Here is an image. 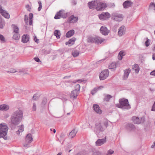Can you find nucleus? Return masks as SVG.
<instances>
[{"label": "nucleus", "mask_w": 155, "mask_h": 155, "mask_svg": "<svg viewBox=\"0 0 155 155\" xmlns=\"http://www.w3.org/2000/svg\"><path fill=\"white\" fill-rule=\"evenodd\" d=\"M11 124L13 125L10 127L12 130H14L16 128V126L18 125L19 123V109L13 113L10 118Z\"/></svg>", "instance_id": "1"}, {"label": "nucleus", "mask_w": 155, "mask_h": 155, "mask_svg": "<svg viewBox=\"0 0 155 155\" xmlns=\"http://www.w3.org/2000/svg\"><path fill=\"white\" fill-rule=\"evenodd\" d=\"M8 127L6 124L1 123L0 124V138H3L5 140H7V137Z\"/></svg>", "instance_id": "2"}, {"label": "nucleus", "mask_w": 155, "mask_h": 155, "mask_svg": "<svg viewBox=\"0 0 155 155\" xmlns=\"http://www.w3.org/2000/svg\"><path fill=\"white\" fill-rule=\"evenodd\" d=\"M119 102V104H116V107L122 109H129L131 108L127 99H125L124 98L120 99Z\"/></svg>", "instance_id": "3"}, {"label": "nucleus", "mask_w": 155, "mask_h": 155, "mask_svg": "<svg viewBox=\"0 0 155 155\" xmlns=\"http://www.w3.org/2000/svg\"><path fill=\"white\" fill-rule=\"evenodd\" d=\"M87 41L88 42L95 43L96 44H101L105 40V39L98 36L94 37H90L88 38Z\"/></svg>", "instance_id": "4"}, {"label": "nucleus", "mask_w": 155, "mask_h": 155, "mask_svg": "<svg viewBox=\"0 0 155 155\" xmlns=\"http://www.w3.org/2000/svg\"><path fill=\"white\" fill-rule=\"evenodd\" d=\"M80 88V84H77L76 85L75 89L71 92L70 96V97L73 99H76L79 93Z\"/></svg>", "instance_id": "5"}, {"label": "nucleus", "mask_w": 155, "mask_h": 155, "mask_svg": "<svg viewBox=\"0 0 155 155\" xmlns=\"http://www.w3.org/2000/svg\"><path fill=\"white\" fill-rule=\"evenodd\" d=\"M95 131L97 137H101L100 133L104 131L105 129L102 127L100 123H97L95 125Z\"/></svg>", "instance_id": "6"}, {"label": "nucleus", "mask_w": 155, "mask_h": 155, "mask_svg": "<svg viewBox=\"0 0 155 155\" xmlns=\"http://www.w3.org/2000/svg\"><path fill=\"white\" fill-rule=\"evenodd\" d=\"M132 119L134 124H137L143 123L145 121V118L143 117L140 119L138 117L134 116L132 117Z\"/></svg>", "instance_id": "7"}, {"label": "nucleus", "mask_w": 155, "mask_h": 155, "mask_svg": "<svg viewBox=\"0 0 155 155\" xmlns=\"http://www.w3.org/2000/svg\"><path fill=\"white\" fill-rule=\"evenodd\" d=\"M109 75V71L108 69H105L103 71L100 73L99 78L101 80H103L106 79Z\"/></svg>", "instance_id": "8"}, {"label": "nucleus", "mask_w": 155, "mask_h": 155, "mask_svg": "<svg viewBox=\"0 0 155 155\" xmlns=\"http://www.w3.org/2000/svg\"><path fill=\"white\" fill-rule=\"evenodd\" d=\"M105 3L97 1L96 8L97 11L103 10L106 7Z\"/></svg>", "instance_id": "9"}, {"label": "nucleus", "mask_w": 155, "mask_h": 155, "mask_svg": "<svg viewBox=\"0 0 155 155\" xmlns=\"http://www.w3.org/2000/svg\"><path fill=\"white\" fill-rule=\"evenodd\" d=\"M112 16L114 18L113 19L116 21H120L123 19L122 15L117 13H113L112 14Z\"/></svg>", "instance_id": "10"}, {"label": "nucleus", "mask_w": 155, "mask_h": 155, "mask_svg": "<svg viewBox=\"0 0 155 155\" xmlns=\"http://www.w3.org/2000/svg\"><path fill=\"white\" fill-rule=\"evenodd\" d=\"M99 18L101 20H106L110 17V15L108 12H102L99 16Z\"/></svg>", "instance_id": "11"}, {"label": "nucleus", "mask_w": 155, "mask_h": 155, "mask_svg": "<svg viewBox=\"0 0 155 155\" xmlns=\"http://www.w3.org/2000/svg\"><path fill=\"white\" fill-rule=\"evenodd\" d=\"M0 13L5 18H9L10 15L9 13L7 11L3 9L1 5H0Z\"/></svg>", "instance_id": "12"}, {"label": "nucleus", "mask_w": 155, "mask_h": 155, "mask_svg": "<svg viewBox=\"0 0 155 155\" xmlns=\"http://www.w3.org/2000/svg\"><path fill=\"white\" fill-rule=\"evenodd\" d=\"M106 137H105L102 139H98L96 142V145L97 146H100L106 142Z\"/></svg>", "instance_id": "13"}, {"label": "nucleus", "mask_w": 155, "mask_h": 155, "mask_svg": "<svg viewBox=\"0 0 155 155\" xmlns=\"http://www.w3.org/2000/svg\"><path fill=\"white\" fill-rule=\"evenodd\" d=\"M100 31L103 35H107L109 33V30H108L106 27L102 26L101 27Z\"/></svg>", "instance_id": "14"}, {"label": "nucleus", "mask_w": 155, "mask_h": 155, "mask_svg": "<svg viewBox=\"0 0 155 155\" xmlns=\"http://www.w3.org/2000/svg\"><path fill=\"white\" fill-rule=\"evenodd\" d=\"M97 1H92L91 2H89L88 3V5L90 9H94L96 8L97 5Z\"/></svg>", "instance_id": "15"}, {"label": "nucleus", "mask_w": 155, "mask_h": 155, "mask_svg": "<svg viewBox=\"0 0 155 155\" xmlns=\"http://www.w3.org/2000/svg\"><path fill=\"white\" fill-rule=\"evenodd\" d=\"M66 17V15L64 14L63 15V12L61 11L60 10L56 13L54 16V18L55 19H60L61 18H64Z\"/></svg>", "instance_id": "16"}, {"label": "nucleus", "mask_w": 155, "mask_h": 155, "mask_svg": "<svg viewBox=\"0 0 155 155\" xmlns=\"http://www.w3.org/2000/svg\"><path fill=\"white\" fill-rule=\"evenodd\" d=\"M126 28L125 26L122 25L120 26L119 29L118 35L119 36H121L124 34L125 32Z\"/></svg>", "instance_id": "17"}, {"label": "nucleus", "mask_w": 155, "mask_h": 155, "mask_svg": "<svg viewBox=\"0 0 155 155\" xmlns=\"http://www.w3.org/2000/svg\"><path fill=\"white\" fill-rule=\"evenodd\" d=\"M133 4V2L129 0H127L124 2L123 4L124 8H127L131 7Z\"/></svg>", "instance_id": "18"}, {"label": "nucleus", "mask_w": 155, "mask_h": 155, "mask_svg": "<svg viewBox=\"0 0 155 155\" xmlns=\"http://www.w3.org/2000/svg\"><path fill=\"white\" fill-rule=\"evenodd\" d=\"M29 40V36L28 35H24L22 37L21 41L23 43L27 42Z\"/></svg>", "instance_id": "19"}, {"label": "nucleus", "mask_w": 155, "mask_h": 155, "mask_svg": "<svg viewBox=\"0 0 155 155\" xmlns=\"http://www.w3.org/2000/svg\"><path fill=\"white\" fill-rule=\"evenodd\" d=\"M93 108L96 112L99 114L102 113L101 110L100 109L99 105L97 104H94L93 105Z\"/></svg>", "instance_id": "20"}, {"label": "nucleus", "mask_w": 155, "mask_h": 155, "mask_svg": "<svg viewBox=\"0 0 155 155\" xmlns=\"http://www.w3.org/2000/svg\"><path fill=\"white\" fill-rule=\"evenodd\" d=\"M9 106L5 104H2L0 105V110L2 111H7L9 109Z\"/></svg>", "instance_id": "21"}, {"label": "nucleus", "mask_w": 155, "mask_h": 155, "mask_svg": "<svg viewBox=\"0 0 155 155\" xmlns=\"http://www.w3.org/2000/svg\"><path fill=\"white\" fill-rule=\"evenodd\" d=\"M32 140L33 138L32 135L31 134H28L25 138L26 141L28 143H30L32 141Z\"/></svg>", "instance_id": "22"}, {"label": "nucleus", "mask_w": 155, "mask_h": 155, "mask_svg": "<svg viewBox=\"0 0 155 155\" xmlns=\"http://www.w3.org/2000/svg\"><path fill=\"white\" fill-rule=\"evenodd\" d=\"M126 128L128 130L130 131L134 130L136 129L135 126L131 124H128L126 125Z\"/></svg>", "instance_id": "23"}, {"label": "nucleus", "mask_w": 155, "mask_h": 155, "mask_svg": "<svg viewBox=\"0 0 155 155\" xmlns=\"http://www.w3.org/2000/svg\"><path fill=\"white\" fill-rule=\"evenodd\" d=\"M130 69H126L124 71V74L123 77V79L124 80L126 79L128 77V75L130 72Z\"/></svg>", "instance_id": "24"}, {"label": "nucleus", "mask_w": 155, "mask_h": 155, "mask_svg": "<svg viewBox=\"0 0 155 155\" xmlns=\"http://www.w3.org/2000/svg\"><path fill=\"white\" fill-rule=\"evenodd\" d=\"M76 39V38H72L71 39H70L68 41L66 42L65 43V44L66 45H68L69 46H71L74 44Z\"/></svg>", "instance_id": "25"}, {"label": "nucleus", "mask_w": 155, "mask_h": 155, "mask_svg": "<svg viewBox=\"0 0 155 155\" xmlns=\"http://www.w3.org/2000/svg\"><path fill=\"white\" fill-rule=\"evenodd\" d=\"M69 20L70 22H75L78 20V18L75 17L74 15H71L69 18Z\"/></svg>", "instance_id": "26"}, {"label": "nucleus", "mask_w": 155, "mask_h": 155, "mask_svg": "<svg viewBox=\"0 0 155 155\" xmlns=\"http://www.w3.org/2000/svg\"><path fill=\"white\" fill-rule=\"evenodd\" d=\"M77 132V131L75 130L74 129L72 130L69 134V137L71 138H73L76 135Z\"/></svg>", "instance_id": "27"}, {"label": "nucleus", "mask_w": 155, "mask_h": 155, "mask_svg": "<svg viewBox=\"0 0 155 155\" xmlns=\"http://www.w3.org/2000/svg\"><path fill=\"white\" fill-rule=\"evenodd\" d=\"M74 33V30H71L68 31L66 35L67 38H69L72 36Z\"/></svg>", "instance_id": "28"}, {"label": "nucleus", "mask_w": 155, "mask_h": 155, "mask_svg": "<svg viewBox=\"0 0 155 155\" xmlns=\"http://www.w3.org/2000/svg\"><path fill=\"white\" fill-rule=\"evenodd\" d=\"M132 69L137 73H138L139 71V66L137 64H135L132 66Z\"/></svg>", "instance_id": "29"}, {"label": "nucleus", "mask_w": 155, "mask_h": 155, "mask_svg": "<svg viewBox=\"0 0 155 155\" xmlns=\"http://www.w3.org/2000/svg\"><path fill=\"white\" fill-rule=\"evenodd\" d=\"M125 55V54L123 51H120L118 54V59L119 60H121L122 58V57Z\"/></svg>", "instance_id": "30"}, {"label": "nucleus", "mask_w": 155, "mask_h": 155, "mask_svg": "<svg viewBox=\"0 0 155 155\" xmlns=\"http://www.w3.org/2000/svg\"><path fill=\"white\" fill-rule=\"evenodd\" d=\"M54 35L57 38H60V35L61 34L60 33V31L58 30H55L54 32Z\"/></svg>", "instance_id": "31"}, {"label": "nucleus", "mask_w": 155, "mask_h": 155, "mask_svg": "<svg viewBox=\"0 0 155 155\" xmlns=\"http://www.w3.org/2000/svg\"><path fill=\"white\" fill-rule=\"evenodd\" d=\"M103 87L102 86H100V87H97V88H94L91 91V93L92 95H94L96 92L99 90V89H100L101 88H103Z\"/></svg>", "instance_id": "32"}, {"label": "nucleus", "mask_w": 155, "mask_h": 155, "mask_svg": "<svg viewBox=\"0 0 155 155\" xmlns=\"http://www.w3.org/2000/svg\"><path fill=\"white\" fill-rule=\"evenodd\" d=\"M72 54L74 57H75L78 56L79 52L77 50H75L72 51Z\"/></svg>", "instance_id": "33"}, {"label": "nucleus", "mask_w": 155, "mask_h": 155, "mask_svg": "<svg viewBox=\"0 0 155 155\" xmlns=\"http://www.w3.org/2000/svg\"><path fill=\"white\" fill-rule=\"evenodd\" d=\"M12 26L13 27L14 30L13 32L15 33H18V28L15 25L12 24Z\"/></svg>", "instance_id": "34"}, {"label": "nucleus", "mask_w": 155, "mask_h": 155, "mask_svg": "<svg viewBox=\"0 0 155 155\" xmlns=\"http://www.w3.org/2000/svg\"><path fill=\"white\" fill-rule=\"evenodd\" d=\"M112 97L111 95L107 94L104 97V101L108 102L109 101L110 99L112 98Z\"/></svg>", "instance_id": "35"}, {"label": "nucleus", "mask_w": 155, "mask_h": 155, "mask_svg": "<svg viewBox=\"0 0 155 155\" xmlns=\"http://www.w3.org/2000/svg\"><path fill=\"white\" fill-rule=\"evenodd\" d=\"M18 33H15L13 36V38L15 40H18L19 39V36H18Z\"/></svg>", "instance_id": "36"}, {"label": "nucleus", "mask_w": 155, "mask_h": 155, "mask_svg": "<svg viewBox=\"0 0 155 155\" xmlns=\"http://www.w3.org/2000/svg\"><path fill=\"white\" fill-rule=\"evenodd\" d=\"M0 41L2 43L5 42V38L4 36L1 34H0Z\"/></svg>", "instance_id": "37"}, {"label": "nucleus", "mask_w": 155, "mask_h": 155, "mask_svg": "<svg viewBox=\"0 0 155 155\" xmlns=\"http://www.w3.org/2000/svg\"><path fill=\"white\" fill-rule=\"evenodd\" d=\"M116 65L115 63H112L109 66V68L110 69H114L116 68Z\"/></svg>", "instance_id": "38"}, {"label": "nucleus", "mask_w": 155, "mask_h": 155, "mask_svg": "<svg viewBox=\"0 0 155 155\" xmlns=\"http://www.w3.org/2000/svg\"><path fill=\"white\" fill-rule=\"evenodd\" d=\"M39 97V96L38 94H35L33 95L32 98L33 100L36 101L38 99Z\"/></svg>", "instance_id": "39"}, {"label": "nucleus", "mask_w": 155, "mask_h": 155, "mask_svg": "<svg viewBox=\"0 0 155 155\" xmlns=\"http://www.w3.org/2000/svg\"><path fill=\"white\" fill-rule=\"evenodd\" d=\"M25 22L26 25H28V18L26 15H25Z\"/></svg>", "instance_id": "40"}, {"label": "nucleus", "mask_w": 155, "mask_h": 155, "mask_svg": "<svg viewBox=\"0 0 155 155\" xmlns=\"http://www.w3.org/2000/svg\"><path fill=\"white\" fill-rule=\"evenodd\" d=\"M5 25V23L4 21H3L2 20H0V28L3 29V28L4 26Z\"/></svg>", "instance_id": "41"}, {"label": "nucleus", "mask_w": 155, "mask_h": 155, "mask_svg": "<svg viewBox=\"0 0 155 155\" xmlns=\"http://www.w3.org/2000/svg\"><path fill=\"white\" fill-rule=\"evenodd\" d=\"M38 3L39 4V7L38 8V11H40L42 8V4L40 1H39Z\"/></svg>", "instance_id": "42"}, {"label": "nucleus", "mask_w": 155, "mask_h": 155, "mask_svg": "<svg viewBox=\"0 0 155 155\" xmlns=\"http://www.w3.org/2000/svg\"><path fill=\"white\" fill-rule=\"evenodd\" d=\"M16 71L14 69H11L9 70V71H7V72L8 73H15L16 72Z\"/></svg>", "instance_id": "43"}, {"label": "nucleus", "mask_w": 155, "mask_h": 155, "mask_svg": "<svg viewBox=\"0 0 155 155\" xmlns=\"http://www.w3.org/2000/svg\"><path fill=\"white\" fill-rule=\"evenodd\" d=\"M24 127L23 125L20 126V133L23 132L24 130Z\"/></svg>", "instance_id": "44"}, {"label": "nucleus", "mask_w": 155, "mask_h": 155, "mask_svg": "<svg viewBox=\"0 0 155 155\" xmlns=\"http://www.w3.org/2000/svg\"><path fill=\"white\" fill-rule=\"evenodd\" d=\"M147 40L146 41V42H145V44L146 46L147 47H148L150 45V42H149L150 40L148 38H147Z\"/></svg>", "instance_id": "45"}, {"label": "nucleus", "mask_w": 155, "mask_h": 155, "mask_svg": "<svg viewBox=\"0 0 155 155\" xmlns=\"http://www.w3.org/2000/svg\"><path fill=\"white\" fill-rule=\"evenodd\" d=\"M105 127L106 128H107V127L108 125V123L107 121L105 120L104 122L103 123Z\"/></svg>", "instance_id": "46"}, {"label": "nucleus", "mask_w": 155, "mask_h": 155, "mask_svg": "<svg viewBox=\"0 0 155 155\" xmlns=\"http://www.w3.org/2000/svg\"><path fill=\"white\" fill-rule=\"evenodd\" d=\"M94 155H101V152L98 151H96L94 152L93 153Z\"/></svg>", "instance_id": "47"}, {"label": "nucleus", "mask_w": 155, "mask_h": 155, "mask_svg": "<svg viewBox=\"0 0 155 155\" xmlns=\"http://www.w3.org/2000/svg\"><path fill=\"white\" fill-rule=\"evenodd\" d=\"M34 59L38 62H41V61L38 57H35L34 58Z\"/></svg>", "instance_id": "48"}, {"label": "nucleus", "mask_w": 155, "mask_h": 155, "mask_svg": "<svg viewBox=\"0 0 155 155\" xmlns=\"http://www.w3.org/2000/svg\"><path fill=\"white\" fill-rule=\"evenodd\" d=\"M36 105L35 103H34L32 107V110L34 111L36 110Z\"/></svg>", "instance_id": "49"}, {"label": "nucleus", "mask_w": 155, "mask_h": 155, "mask_svg": "<svg viewBox=\"0 0 155 155\" xmlns=\"http://www.w3.org/2000/svg\"><path fill=\"white\" fill-rule=\"evenodd\" d=\"M20 122L21 121L23 117V113L20 110Z\"/></svg>", "instance_id": "50"}, {"label": "nucleus", "mask_w": 155, "mask_h": 155, "mask_svg": "<svg viewBox=\"0 0 155 155\" xmlns=\"http://www.w3.org/2000/svg\"><path fill=\"white\" fill-rule=\"evenodd\" d=\"M114 153V151L111 150H109L108 151L107 154L111 155Z\"/></svg>", "instance_id": "51"}, {"label": "nucleus", "mask_w": 155, "mask_h": 155, "mask_svg": "<svg viewBox=\"0 0 155 155\" xmlns=\"http://www.w3.org/2000/svg\"><path fill=\"white\" fill-rule=\"evenodd\" d=\"M151 110L153 111H155V101H154V103L152 106Z\"/></svg>", "instance_id": "52"}, {"label": "nucleus", "mask_w": 155, "mask_h": 155, "mask_svg": "<svg viewBox=\"0 0 155 155\" xmlns=\"http://www.w3.org/2000/svg\"><path fill=\"white\" fill-rule=\"evenodd\" d=\"M29 19H32L33 18V14L32 13H30L29 14Z\"/></svg>", "instance_id": "53"}, {"label": "nucleus", "mask_w": 155, "mask_h": 155, "mask_svg": "<svg viewBox=\"0 0 155 155\" xmlns=\"http://www.w3.org/2000/svg\"><path fill=\"white\" fill-rule=\"evenodd\" d=\"M150 74L151 75L155 76V70L151 72Z\"/></svg>", "instance_id": "54"}, {"label": "nucleus", "mask_w": 155, "mask_h": 155, "mask_svg": "<svg viewBox=\"0 0 155 155\" xmlns=\"http://www.w3.org/2000/svg\"><path fill=\"white\" fill-rule=\"evenodd\" d=\"M64 134L63 133H61L60 135V137L62 139L63 138H64Z\"/></svg>", "instance_id": "55"}, {"label": "nucleus", "mask_w": 155, "mask_h": 155, "mask_svg": "<svg viewBox=\"0 0 155 155\" xmlns=\"http://www.w3.org/2000/svg\"><path fill=\"white\" fill-rule=\"evenodd\" d=\"M26 8H28V10L29 12H30L31 11H30V9H31V8L30 7L29 5H26Z\"/></svg>", "instance_id": "56"}, {"label": "nucleus", "mask_w": 155, "mask_h": 155, "mask_svg": "<svg viewBox=\"0 0 155 155\" xmlns=\"http://www.w3.org/2000/svg\"><path fill=\"white\" fill-rule=\"evenodd\" d=\"M34 40L35 42L38 43V42L39 41V40L36 37H34Z\"/></svg>", "instance_id": "57"}, {"label": "nucleus", "mask_w": 155, "mask_h": 155, "mask_svg": "<svg viewBox=\"0 0 155 155\" xmlns=\"http://www.w3.org/2000/svg\"><path fill=\"white\" fill-rule=\"evenodd\" d=\"M46 99H44L42 101V104H45L46 103Z\"/></svg>", "instance_id": "58"}, {"label": "nucleus", "mask_w": 155, "mask_h": 155, "mask_svg": "<svg viewBox=\"0 0 155 155\" xmlns=\"http://www.w3.org/2000/svg\"><path fill=\"white\" fill-rule=\"evenodd\" d=\"M29 25H31L32 24V19H29Z\"/></svg>", "instance_id": "59"}, {"label": "nucleus", "mask_w": 155, "mask_h": 155, "mask_svg": "<svg viewBox=\"0 0 155 155\" xmlns=\"http://www.w3.org/2000/svg\"><path fill=\"white\" fill-rule=\"evenodd\" d=\"M72 3L73 5H76L77 4L76 2L74 0H72Z\"/></svg>", "instance_id": "60"}, {"label": "nucleus", "mask_w": 155, "mask_h": 155, "mask_svg": "<svg viewBox=\"0 0 155 155\" xmlns=\"http://www.w3.org/2000/svg\"><path fill=\"white\" fill-rule=\"evenodd\" d=\"M16 133L18 135H19V128L18 130L16 131Z\"/></svg>", "instance_id": "61"}, {"label": "nucleus", "mask_w": 155, "mask_h": 155, "mask_svg": "<svg viewBox=\"0 0 155 155\" xmlns=\"http://www.w3.org/2000/svg\"><path fill=\"white\" fill-rule=\"evenodd\" d=\"M150 6H154V7H155V4H154V3H153L151 2V3H150Z\"/></svg>", "instance_id": "62"}, {"label": "nucleus", "mask_w": 155, "mask_h": 155, "mask_svg": "<svg viewBox=\"0 0 155 155\" xmlns=\"http://www.w3.org/2000/svg\"><path fill=\"white\" fill-rule=\"evenodd\" d=\"M155 147V141L154 142L153 144L151 146V147L152 148H153Z\"/></svg>", "instance_id": "63"}, {"label": "nucleus", "mask_w": 155, "mask_h": 155, "mask_svg": "<svg viewBox=\"0 0 155 155\" xmlns=\"http://www.w3.org/2000/svg\"><path fill=\"white\" fill-rule=\"evenodd\" d=\"M75 155H82V154L81 153H77Z\"/></svg>", "instance_id": "64"}]
</instances>
